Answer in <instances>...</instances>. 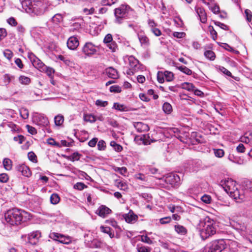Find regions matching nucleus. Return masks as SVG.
<instances>
[{
  "label": "nucleus",
  "mask_w": 252,
  "mask_h": 252,
  "mask_svg": "<svg viewBox=\"0 0 252 252\" xmlns=\"http://www.w3.org/2000/svg\"><path fill=\"white\" fill-rule=\"evenodd\" d=\"M4 217L6 221L13 225L20 224L22 221H25L28 219L29 215L25 211L13 208L8 210Z\"/></svg>",
  "instance_id": "f257e3e1"
},
{
  "label": "nucleus",
  "mask_w": 252,
  "mask_h": 252,
  "mask_svg": "<svg viewBox=\"0 0 252 252\" xmlns=\"http://www.w3.org/2000/svg\"><path fill=\"white\" fill-rule=\"evenodd\" d=\"M199 226L202 227L200 231V235L202 239L205 240L216 233L217 223L209 217L205 218L203 221H201Z\"/></svg>",
  "instance_id": "f03ea898"
},
{
  "label": "nucleus",
  "mask_w": 252,
  "mask_h": 252,
  "mask_svg": "<svg viewBox=\"0 0 252 252\" xmlns=\"http://www.w3.org/2000/svg\"><path fill=\"white\" fill-rule=\"evenodd\" d=\"M226 247L224 239L216 240L207 244L202 252H221Z\"/></svg>",
  "instance_id": "7ed1b4c3"
},
{
  "label": "nucleus",
  "mask_w": 252,
  "mask_h": 252,
  "mask_svg": "<svg viewBox=\"0 0 252 252\" xmlns=\"http://www.w3.org/2000/svg\"><path fill=\"white\" fill-rule=\"evenodd\" d=\"M32 11L31 14H34L36 15H41L46 11L47 6L42 0H34L32 2Z\"/></svg>",
  "instance_id": "20e7f679"
},
{
  "label": "nucleus",
  "mask_w": 252,
  "mask_h": 252,
  "mask_svg": "<svg viewBox=\"0 0 252 252\" xmlns=\"http://www.w3.org/2000/svg\"><path fill=\"white\" fill-rule=\"evenodd\" d=\"M126 8L127 6L122 5L115 9V23L119 24L123 23L124 18L126 15Z\"/></svg>",
  "instance_id": "39448f33"
},
{
  "label": "nucleus",
  "mask_w": 252,
  "mask_h": 252,
  "mask_svg": "<svg viewBox=\"0 0 252 252\" xmlns=\"http://www.w3.org/2000/svg\"><path fill=\"white\" fill-rule=\"evenodd\" d=\"M82 52L86 57H90L96 52L95 46L92 42H86L82 48Z\"/></svg>",
  "instance_id": "423d86ee"
},
{
  "label": "nucleus",
  "mask_w": 252,
  "mask_h": 252,
  "mask_svg": "<svg viewBox=\"0 0 252 252\" xmlns=\"http://www.w3.org/2000/svg\"><path fill=\"white\" fill-rule=\"evenodd\" d=\"M33 121L36 125L44 127L49 124L48 118L41 114L36 113L33 117Z\"/></svg>",
  "instance_id": "0eeeda50"
},
{
  "label": "nucleus",
  "mask_w": 252,
  "mask_h": 252,
  "mask_svg": "<svg viewBox=\"0 0 252 252\" xmlns=\"http://www.w3.org/2000/svg\"><path fill=\"white\" fill-rule=\"evenodd\" d=\"M230 196L233 198L236 202L240 203L243 201L245 198L244 191L242 190H239L237 188L232 190V192H229Z\"/></svg>",
  "instance_id": "6e6552de"
},
{
  "label": "nucleus",
  "mask_w": 252,
  "mask_h": 252,
  "mask_svg": "<svg viewBox=\"0 0 252 252\" xmlns=\"http://www.w3.org/2000/svg\"><path fill=\"white\" fill-rule=\"evenodd\" d=\"M28 57L34 67L38 69H42L44 66L41 61L36 57L33 53L29 54Z\"/></svg>",
  "instance_id": "1a4fd4ad"
},
{
  "label": "nucleus",
  "mask_w": 252,
  "mask_h": 252,
  "mask_svg": "<svg viewBox=\"0 0 252 252\" xmlns=\"http://www.w3.org/2000/svg\"><path fill=\"white\" fill-rule=\"evenodd\" d=\"M41 236V234L39 231H33L28 235L29 242L32 245H36Z\"/></svg>",
  "instance_id": "9d476101"
},
{
  "label": "nucleus",
  "mask_w": 252,
  "mask_h": 252,
  "mask_svg": "<svg viewBox=\"0 0 252 252\" xmlns=\"http://www.w3.org/2000/svg\"><path fill=\"white\" fill-rule=\"evenodd\" d=\"M112 211L110 209L105 205L100 206L95 211V214L103 218H106L107 216L111 214Z\"/></svg>",
  "instance_id": "9b49d317"
},
{
  "label": "nucleus",
  "mask_w": 252,
  "mask_h": 252,
  "mask_svg": "<svg viewBox=\"0 0 252 252\" xmlns=\"http://www.w3.org/2000/svg\"><path fill=\"white\" fill-rule=\"evenodd\" d=\"M79 44V42L76 36L70 37L67 41V47L70 50H75Z\"/></svg>",
  "instance_id": "f8f14e48"
},
{
  "label": "nucleus",
  "mask_w": 252,
  "mask_h": 252,
  "mask_svg": "<svg viewBox=\"0 0 252 252\" xmlns=\"http://www.w3.org/2000/svg\"><path fill=\"white\" fill-rule=\"evenodd\" d=\"M128 62L130 67L134 68V70H140L143 69L142 65H141L138 60H137L133 56L128 57Z\"/></svg>",
  "instance_id": "ddd939ff"
},
{
  "label": "nucleus",
  "mask_w": 252,
  "mask_h": 252,
  "mask_svg": "<svg viewBox=\"0 0 252 252\" xmlns=\"http://www.w3.org/2000/svg\"><path fill=\"white\" fill-rule=\"evenodd\" d=\"M180 179L177 174H170L165 178V181L171 186H176L179 183Z\"/></svg>",
  "instance_id": "4468645a"
},
{
  "label": "nucleus",
  "mask_w": 252,
  "mask_h": 252,
  "mask_svg": "<svg viewBox=\"0 0 252 252\" xmlns=\"http://www.w3.org/2000/svg\"><path fill=\"white\" fill-rule=\"evenodd\" d=\"M123 217L126 221L129 223H134L138 219V216L132 210H130L127 214H124Z\"/></svg>",
  "instance_id": "2eb2a0df"
},
{
  "label": "nucleus",
  "mask_w": 252,
  "mask_h": 252,
  "mask_svg": "<svg viewBox=\"0 0 252 252\" xmlns=\"http://www.w3.org/2000/svg\"><path fill=\"white\" fill-rule=\"evenodd\" d=\"M138 38L142 46L147 47L149 46L150 40L144 32H139L138 33Z\"/></svg>",
  "instance_id": "dca6fc26"
},
{
  "label": "nucleus",
  "mask_w": 252,
  "mask_h": 252,
  "mask_svg": "<svg viewBox=\"0 0 252 252\" xmlns=\"http://www.w3.org/2000/svg\"><path fill=\"white\" fill-rule=\"evenodd\" d=\"M195 10L199 17L200 21L202 23H205L207 20V17L204 9L202 7H195Z\"/></svg>",
  "instance_id": "f3484780"
},
{
  "label": "nucleus",
  "mask_w": 252,
  "mask_h": 252,
  "mask_svg": "<svg viewBox=\"0 0 252 252\" xmlns=\"http://www.w3.org/2000/svg\"><path fill=\"white\" fill-rule=\"evenodd\" d=\"M22 7L27 13L31 14L32 11V2L31 0H19Z\"/></svg>",
  "instance_id": "a211bd4d"
},
{
  "label": "nucleus",
  "mask_w": 252,
  "mask_h": 252,
  "mask_svg": "<svg viewBox=\"0 0 252 252\" xmlns=\"http://www.w3.org/2000/svg\"><path fill=\"white\" fill-rule=\"evenodd\" d=\"M223 188L227 193L232 192V190L237 188L236 187V182L231 179L225 181V187Z\"/></svg>",
  "instance_id": "6ab92c4d"
},
{
  "label": "nucleus",
  "mask_w": 252,
  "mask_h": 252,
  "mask_svg": "<svg viewBox=\"0 0 252 252\" xmlns=\"http://www.w3.org/2000/svg\"><path fill=\"white\" fill-rule=\"evenodd\" d=\"M17 170L22 174L27 177H29L32 175L30 168L25 164L19 165L17 167Z\"/></svg>",
  "instance_id": "aec40b11"
},
{
  "label": "nucleus",
  "mask_w": 252,
  "mask_h": 252,
  "mask_svg": "<svg viewBox=\"0 0 252 252\" xmlns=\"http://www.w3.org/2000/svg\"><path fill=\"white\" fill-rule=\"evenodd\" d=\"M134 126L137 132H142L148 131L149 129L148 126L142 122H136L134 124Z\"/></svg>",
  "instance_id": "412c9836"
},
{
  "label": "nucleus",
  "mask_w": 252,
  "mask_h": 252,
  "mask_svg": "<svg viewBox=\"0 0 252 252\" xmlns=\"http://www.w3.org/2000/svg\"><path fill=\"white\" fill-rule=\"evenodd\" d=\"M106 75L111 78L117 79L118 77V73L116 69L113 67H108L105 69Z\"/></svg>",
  "instance_id": "4be33fe9"
},
{
  "label": "nucleus",
  "mask_w": 252,
  "mask_h": 252,
  "mask_svg": "<svg viewBox=\"0 0 252 252\" xmlns=\"http://www.w3.org/2000/svg\"><path fill=\"white\" fill-rule=\"evenodd\" d=\"M106 246V244L99 239H94L90 244V247L92 248L99 249L102 248Z\"/></svg>",
  "instance_id": "5701e85b"
},
{
  "label": "nucleus",
  "mask_w": 252,
  "mask_h": 252,
  "mask_svg": "<svg viewBox=\"0 0 252 252\" xmlns=\"http://www.w3.org/2000/svg\"><path fill=\"white\" fill-rule=\"evenodd\" d=\"M2 79L4 85L7 86L11 82L14 80L15 77L9 74H5L3 75Z\"/></svg>",
  "instance_id": "b1692460"
},
{
  "label": "nucleus",
  "mask_w": 252,
  "mask_h": 252,
  "mask_svg": "<svg viewBox=\"0 0 252 252\" xmlns=\"http://www.w3.org/2000/svg\"><path fill=\"white\" fill-rule=\"evenodd\" d=\"M174 229L175 231L180 235H184L187 233V229L184 226L180 224L175 225Z\"/></svg>",
  "instance_id": "393cba45"
},
{
  "label": "nucleus",
  "mask_w": 252,
  "mask_h": 252,
  "mask_svg": "<svg viewBox=\"0 0 252 252\" xmlns=\"http://www.w3.org/2000/svg\"><path fill=\"white\" fill-rule=\"evenodd\" d=\"M115 184L117 188L120 189L125 190L127 189V185L125 182L116 180L115 181Z\"/></svg>",
  "instance_id": "a878e982"
},
{
  "label": "nucleus",
  "mask_w": 252,
  "mask_h": 252,
  "mask_svg": "<svg viewBox=\"0 0 252 252\" xmlns=\"http://www.w3.org/2000/svg\"><path fill=\"white\" fill-rule=\"evenodd\" d=\"M183 89L187 90L188 91L192 92L195 88V86L193 84L189 82H184L181 85Z\"/></svg>",
  "instance_id": "bb28decb"
},
{
  "label": "nucleus",
  "mask_w": 252,
  "mask_h": 252,
  "mask_svg": "<svg viewBox=\"0 0 252 252\" xmlns=\"http://www.w3.org/2000/svg\"><path fill=\"white\" fill-rule=\"evenodd\" d=\"M150 136L149 135H143L139 138V140L142 142V143L145 145H149L151 142L154 141L153 140H149Z\"/></svg>",
  "instance_id": "cd10ccee"
},
{
  "label": "nucleus",
  "mask_w": 252,
  "mask_h": 252,
  "mask_svg": "<svg viewBox=\"0 0 252 252\" xmlns=\"http://www.w3.org/2000/svg\"><path fill=\"white\" fill-rule=\"evenodd\" d=\"M162 109L164 112L167 114H170L172 112V107L168 102H165L162 105Z\"/></svg>",
  "instance_id": "c85d7f7f"
},
{
  "label": "nucleus",
  "mask_w": 252,
  "mask_h": 252,
  "mask_svg": "<svg viewBox=\"0 0 252 252\" xmlns=\"http://www.w3.org/2000/svg\"><path fill=\"white\" fill-rule=\"evenodd\" d=\"M100 229L101 232L108 234L111 238H113L114 237V234L111 232V228L109 227L101 226Z\"/></svg>",
  "instance_id": "c756f323"
},
{
  "label": "nucleus",
  "mask_w": 252,
  "mask_h": 252,
  "mask_svg": "<svg viewBox=\"0 0 252 252\" xmlns=\"http://www.w3.org/2000/svg\"><path fill=\"white\" fill-rule=\"evenodd\" d=\"M12 161L7 158H5L3 160L4 168L7 170H10L12 168Z\"/></svg>",
  "instance_id": "7c9ffc66"
},
{
  "label": "nucleus",
  "mask_w": 252,
  "mask_h": 252,
  "mask_svg": "<svg viewBox=\"0 0 252 252\" xmlns=\"http://www.w3.org/2000/svg\"><path fill=\"white\" fill-rule=\"evenodd\" d=\"M19 81L22 85H28L31 83V79L28 77L21 75L19 77Z\"/></svg>",
  "instance_id": "2f4dec72"
},
{
  "label": "nucleus",
  "mask_w": 252,
  "mask_h": 252,
  "mask_svg": "<svg viewBox=\"0 0 252 252\" xmlns=\"http://www.w3.org/2000/svg\"><path fill=\"white\" fill-rule=\"evenodd\" d=\"M110 145L116 152H120L123 149V147L121 145L117 144L115 141H111Z\"/></svg>",
  "instance_id": "473e14b6"
},
{
  "label": "nucleus",
  "mask_w": 252,
  "mask_h": 252,
  "mask_svg": "<svg viewBox=\"0 0 252 252\" xmlns=\"http://www.w3.org/2000/svg\"><path fill=\"white\" fill-rule=\"evenodd\" d=\"M59 242L64 244H69L71 242V240L69 237L65 236V235L62 234L60 236Z\"/></svg>",
  "instance_id": "72a5a7b5"
},
{
  "label": "nucleus",
  "mask_w": 252,
  "mask_h": 252,
  "mask_svg": "<svg viewBox=\"0 0 252 252\" xmlns=\"http://www.w3.org/2000/svg\"><path fill=\"white\" fill-rule=\"evenodd\" d=\"M50 202L53 204H58L60 200L59 195L57 193H53L50 196Z\"/></svg>",
  "instance_id": "f704fd0d"
},
{
  "label": "nucleus",
  "mask_w": 252,
  "mask_h": 252,
  "mask_svg": "<svg viewBox=\"0 0 252 252\" xmlns=\"http://www.w3.org/2000/svg\"><path fill=\"white\" fill-rule=\"evenodd\" d=\"M163 72L165 80L168 82H170L173 80L174 78V74L172 72L165 71Z\"/></svg>",
  "instance_id": "c9c22d12"
},
{
  "label": "nucleus",
  "mask_w": 252,
  "mask_h": 252,
  "mask_svg": "<svg viewBox=\"0 0 252 252\" xmlns=\"http://www.w3.org/2000/svg\"><path fill=\"white\" fill-rule=\"evenodd\" d=\"M107 47L111 50L112 52H115L118 50V45L115 41H112L110 43L106 44Z\"/></svg>",
  "instance_id": "e433bc0d"
},
{
  "label": "nucleus",
  "mask_w": 252,
  "mask_h": 252,
  "mask_svg": "<svg viewBox=\"0 0 252 252\" xmlns=\"http://www.w3.org/2000/svg\"><path fill=\"white\" fill-rule=\"evenodd\" d=\"M113 170L119 172L120 174L125 176L126 174L127 173V169L126 167H118L116 166H114L113 167Z\"/></svg>",
  "instance_id": "4c0bfd02"
},
{
  "label": "nucleus",
  "mask_w": 252,
  "mask_h": 252,
  "mask_svg": "<svg viewBox=\"0 0 252 252\" xmlns=\"http://www.w3.org/2000/svg\"><path fill=\"white\" fill-rule=\"evenodd\" d=\"M177 68L178 70L188 75H190L192 73V71L185 66H178L177 67Z\"/></svg>",
  "instance_id": "58836bf2"
},
{
  "label": "nucleus",
  "mask_w": 252,
  "mask_h": 252,
  "mask_svg": "<svg viewBox=\"0 0 252 252\" xmlns=\"http://www.w3.org/2000/svg\"><path fill=\"white\" fill-rule=\"evenodd\" d=\"M64 121V118L62 115H58L54 118V122L56 126H61Z\"/></svg>",
  "instance_id": "ea45409f"
},
{
  "label": "nucleus",
  "mask_w": 252,
  "mask_h": 252,
  "mask_svg": "<svg viewBox=\"0 0 252 252\" xmlns=\"http://www.w3.org/2000/svg\"><path fill=\"white\" fill-rule=\"evenodd\" d=\"M113 108L120 111H126L127 110L126 106L119 103H114Z\"/></svg>",
  "instance_id": "a19ab883"
},
{
  "label": "nucleus",
  "mask_w": 252,
  "mask_h": 252,
  "mask_svg": "<svg viewBox=\"0 0 252 252\" xmlns=\"http://www.w3.org/2000/svg\"><path fill=\"white\" fill-rule=\"evenodd\" d=\"M204 56L206 58L210 60L213 61L215 59V54L214 52L211 50H208L204 52Z\"/></svg>",
  "instance_id": "79ce46f5"
},
{
  "label": "nucleus",
  "mask_w": 252,
  "mask_h": 252,
  "mask_svg": "<svg viewBox=\"0 0 252 252\" xmlns=\"http://www.w3.org/2000/svg\"><path fill=\"white\" fill-rule=\"evenodd\" d=\"M84 119L86 122L94 123L96 121L95 117L92 114H86L84 116Z\"/></svg>",
  "instance_id": "37998d69"
},
{
  "label": "nucleus",
  "mask_w": 252,
  "mask_h": 252,
  "mask_svg": "<svg viewBox=\"0 0 252 252\" xmlns=\"http://www.w3.org/2000/svg\"><path fill=\"white\" fill-rule=\"evenodd\" d=\"M214 153L216 157L220 158L224 156V152L222 149H214Z\"/></svg>",
  "instance_id": "c03bdc74"
},
{
  "label": "nucleus",
  "mask_w": 252,
  "mask_h": 252,
  "mask_svg": "<svg viewBox=\"0 0 252 252\" xmlns=\"http://www.w3.org/2000/svg\"><path fill=\"white\" fill-rule=\"evenodd\" d=\"M105 223L111 225L112 226L115 228L120 229V227L118 225L117 221L113 219L107 220H105Z\"/></svg>",
  "instance_id": "a18cd8bd"
},
{
  "label": "nucleus",
  "mask_w": 252,
  "mask_h": 252,
  "mask_svg": "<svg viewBox=\"0 0 252 252\" xmlns=\"http://www.w3.org/2000/svg\"><path fill=\"white\" fill-rule=\"evenodd\" d=\"M62 235V234L56 233V232H50L49 234V237L53 239V240L57 241L59 242V240L60 238V236Z\"/></svg>",
  "instance_id": "49530a36"
},
{
  "label": "nucleus",
  "mask_w": 252,
  "mask_h": 252,
  "mask_svg": "<svg viewBox=\"0 0 252 252\" xmlns=\"http://www.w3.org/2000/svg\"><path fill=\"white\" fill-rule=\"evenodd\" d=\"M137 250L138 252H151V249L148 247L146 246H137Z\"/></svg>",
  "instance_id": "de8ad7c7"
},
{
  "label": "nucleus",
  "mask_w": 252,
  "mask_h": 252,
  "mask_svg": "<svg viewBox=\"0 0 252 252\" xmlns=\"http://www.w3.org/2000/svg\"><path fill=\"white\" fill-rule=\"evenodd\" d=\"M4 125H6L9 128H10L12 131H17L19 129L17 126L12 122L5 123L4 124Z\"/></svg>",
  "instance_id": "09e8293b"
},
{
  "label": "nucleus",
  "mask_w": 252,
  "mask_h": 252,
  "mask_svg": "<svg viewBox=\"0 0 252 252\" xmlns=\"http://www.w3.org/2000/svg\"><path fill=\"white\" fill-rule=\"evenodd\" d=\"M106 148V143L105 142L101 140H99L97 143V149L99 151H103Z\"/></svg>",
  "instance_id": "8fccbe9b"
},
{
  "label": "nucleus",
  "mask_w": 252,
  "mask_h": 252,
  "mask_svg": "<svg viewBox=\"0 0 252 252\" xmlns=\"http://www.w3.org/2000/svg\"><path fill=\"white\" fill-rule=\"evenodd\" d=\"M141 241L148 244H153V241L147 235H141Z\"/></svg>",
  "instance_id": "3c124183"
},
{
  "label": "nucleus",
  "mask_w": 252,
  "mask_h": 252,
  "mask_svg": "<svg viewBox=\"0 0 252 252\" xmlns=\"http://www.w3.org/2000/svg\"><path fill=\"white\" fill-rule=\"evenodd\" d=\"M87 187V186L86 185H85L84 183H81V182L77 183L74 186V188L75 189H78L79 190H82Z\"/></svg>",
  "instance_id": "603ef678"
},
{
  "label": "nucleus",
  "mask_w": 252,
  "mask_h": 252,
  "mask_svg": "<svg viewBox=\"0 0 252 252\" xmlns=\"http://www.w3.org/2000/svg\"><path fill=\"white\" fill-rule=\"evenodd\" d=\"M209 30L210 32V34L212 36V38L213 40H216L217 37V32L214 29L213 27L212 26H210L209 27Z\"/></svg>",
  "instance_id": "864d4df0"
},
{
  "label": "nucleus",
  "mask_w": 252,
  "mask_h": 252,
  "mask_svg": "<svg viewBox=\"0 0 252 252\" xmlns=\"http://www.w3.org/2000/svg\"><path fill=\"white\" fill-rule=\"evenodd\" d=\"M81 155L78 152L73 153L70 157V159L72 161L79 160Z\"/></svg>",
  "instance_id": "5fc2aeb1"
},
{
  "label": "nucleus",
  "mask_w": 252,
  "mask_h": 252,
  "mask_svg": "<svg viewBox=\"0 0 252 252\" xmlns=\"http://www.w3.org/2000/svg\"><path fill=\"white\" fill-rule=\"evenodd\" d=\"M112 41L113 40L112 34L110 33H108L105 35L103 39V43L105 44H107V43H110V42Z\"/></svg>",
  "instance_id": "6e6d98bb"
},
{
  "label": "nucleus",
  "mask_w": 252,
  "mask_h": 252,
  "mask_svg": "<svg viewBox=\"0 0 252 252\" xmlns=\"http://www.w3.org/2000/svg\"><path fill=\"white\" fill-rule=\"evenodd\" d=\"M157 80L160 83H162L164 81V76L163 72L162 71H158L157 73Z\"/></svg>",
  "instance_id": "4d7b16f0"
},
{
  "label": "nucleus",
  "mask_w": 252,
  "mask_h": 252,
  "mask_svg": "<svg viewBox=\"0 0 252 252\" xmlns=\"http://www.w3.org/2000/svg\"><path fill=\"white\" fill-rule=\"evenodd\" d=\"M245 15L247 20L248 22H251L252 18V12L249 9H246L245 11Z\"/></svg>",
  "instance_id": "13d9d810"
},
{
  "label": "nucleus",
  "mask_w": 252,
  "mask_h": 252,
  "mask_svg": "<svg viewBox=\"0 0 252 252\" xmlns=\"http://www.w3.org/2000/svg\"><path fill=\"white\" fill-rule=\"evenodd\" d=\"M3 55L9 60L13 57V53L9 50L6 49L3 51Z\"/></svg>",
  "instance_id": "bf43d9fd"
},
{
  "label": "nucleus",
  "mask_w": 252,
  "mask_h": 252,
  "mask_svg": "<svg viewBox=\"0 0 252 252\" xmlns=\"http://www.w3.org/2000/svg\"><path fill=\"white\" fill-rule=\"evenodd\" d=\"M201 200L207 204L210 203L211 201V197L210 195L204 194L201 197Z\"/></svg>",
  "instance_id": "052dcab7"
},
{
  "label": "nucleus",
  "mask_w": 252,
  "mask_h": 252,
  "mask_svg": "<svg viewBox=\"0 0 252 252\" xmlns=\"http://www.w3.org/2000/svg\"><path fill=\"white\" fill-rule=\"evenodd\" d=\"M117 0H102L101 3L103 5L110 6L116 2Z\"/></svg>",
  "instance_id": "680f3d73"
},
{
  "label": "nucleus",
  "mask_w": 252,
  "mask_h": 252,
  "mask_svg": "<svg viewBox=\"0 0 252 252\" xmlns=\"http://www.w3.org/2000/svg\"><path fill=\"white\" fill-rule=\"evenodd\" d=\"M8 176L6 173H1L0 174V182L1 183H6L8 180Z\"/></svg>",
  "instance_id": "e2e57ef3"
},
{
  "label": "nucleus",
  "mask_w": 252,
  "mask_h": 252,
  "mask_svg": "<svg viewBox=\"0 0 252 252\" xmlns=\"http://www.w3.org/2000/svg\"><path fill=\"white\" fill-rule=\"evenodd\" d=\"M26 127L28 130V131L31 134L34 135L37 133V131L34 127H32L28 125H26Z\"/></svg>",
  "instance_id": "0e129e2a"
},
{
  "label": "nucleus",
  "mask_w": 252,
  "mask_h": 252,
  "mask_svg": "<svg viewBox=\"0 0 252 252\" xmlns=\"http://www.w3.org/2000/svg\"><path fill=\"white\" fill-rule=\"evenodd\" d=\"M28 158L29 159L32 161V162H36V156L35 154L32 152H30L28 154Z\"/></svg>",
  "instance_id": "69168bd1"
},
{
  "label": "nucleus",
  "mask_w": 252,
  "mask_h": 252,
  "mask_svg": "<svg viewBox=\"0 0 252 252\" xmlns=\"http://www.w3.org/2000/svg\"><path fill=\"white\" fill-rule=\"evenodd\" d=\"M62 18L61 14H57L52 17V20L53 22L58 23L61 21Z\"/></svg>",
  "instance_id": "338daca9"
},
{
  "label": "nucleus",
  "mask_w": 252,
  "mask_h": 252,
  "mask_svg": "<svg viewBox=\"0 0 252 252\" xmlns=\"http://www.w3.org/2000/svg\"><path fill=\"white\" fill-rule=\"evenodd\" d=\"M151 31L157 36L161 35V31L159 29L157 28L156 27L152 29Z\"/></svg>",
  "instance_id": "774afa93"
}]
</instances>
